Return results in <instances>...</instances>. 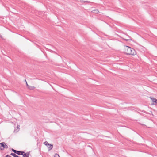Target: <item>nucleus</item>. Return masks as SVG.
Returning <instances> with one entry per match:
<instances>
[{
	"mask_svg": "<svg viewBox=\"0 0 157 157\" xmlns=\"http://www.w3.org/2000/svg\"><path fill=\"white\" fill-rule=\"evenodd\" d=\"M124 52L126 55H134L136 54L134 49L127 46H124Z\"/></svg>",
	"mask_w": 157,
	"mask_h": 157,
	"instance_id": "obj_1",
	"label": "nucleus"
},
{
	"mask_svg": "<svg viewBox=\"0 0 157 157\" xmlns=\"http://www.w3.org/2000/svg\"><path fill=\"white\" fill-rule=\"evenodd\" d=\"M6 143L5 142L0 143V149L2 150H3L5 148Z\"/></svg>",
	"mask_w": 157,
	"mask_h": 157,
	"instance_id": "obj_2",
	"label": "nucleus"
},
{
	"mask_svg": "<svg viewBox=\"0 0 157 157\" xmlns=\"http://www.w3.org/2000/svg\"><path fill=\"white\" fill-rule=\"evenodd\" d=\"M24 153H25V152L23 151H19L16 150L15 153L19 155H23V154H24Z\"/></svg>",
	"mask_w": 157,
	"mask_h": 157,
	"instance_id": "obj_3",
	"label": "nucleus"
},
{
	"mask_svg": "<svg viewBox=\"0 0 157 157\" xmlns=\"http://www.w3.org/2000/svg\"><path fill=\"white\" fill-rule=\"evenodd\" d=\"M152 100V102L153 103L152 104L153 105H156L157 104V99H156L155 98H154L153 99H151Z\"/></svg>",
	"mask_w": 157,
	"mask_h": 157,
	"instance_id": "obj_4",
	"label": "nucleus"
},
{
	"mask_svg": "<svg viewBox=\"0 0 157 157\" xmlns=\"http://www.w3.org/2000/svg\"><path fill=\"white\" fill-rule=\"evenodd\" d=\"M53 145H52L51 144H50L49 145H48L47 147H48V151H49L51 150L53 148Z\"/></svg>",
	"mask_w": 157,
	"mask_h": 157,
	"instance_id": "obj_5",
	"label": "nucleus"
},
{
	"mask_svg": "<svg viewBox=\"0 0 157 157\" xmlns=\"http://www.w3.org/2000/svg\"><path fill=\"white\" fill-rule=\"evenodd\" d=\"M92 12L93 13H98L99 11L98 9H95L94 10L92 11Z\"/></svg>",
	"mask_w": 157,
	"mask_h": 157,
	"instance_id": "obj_6",
	"label": "nucleus"
},
{
	"mask_svg": "<svg viewBox=\"0 0 157 157\" xmlns=\"http://www.w3.org/2000/svg\"><path fill=\"white\" fill-rule=\"evenodd\" d=\"M20 125H17V129H15L14 132H18L19 130Z\"/></svg>",
	"mask_w": 157,
	"mask_h": 157,
	"instance_id": "obj_7",
	"label": "nucleus"
},
{
	"mask_svg": "<svg viewBox=\"0 0 157 157\" xmlns=\"http://www.w3.org/2000/svg\"><path fill=\"white\" fill-rule=\"evenodd\" d=\"M28 88L30 90H33L35 88V87L32 86H28Z\"/></svg>",
	"mask_w": 157,
	"mask_h": 157,
	"instance_id": "obj_8",
	"label": "nucleus"
},
{
	"mask_svg": "<svg viewBox=\"0 0 157 157\" xmlns=\"http://www.w3.org/2000/svg\"><path fill=\"white\" fill-rule=\"evenodd\" d=\"M44 144L45 145L47 146H48V145H49V144H49L47 141H46L44 142Z\"/></svg>",
	"mask_w": 157,
	"mask_h": 157,
	"instance_id": "obj_9",
	"label": "nucleus"
},
{
	"mask_svg": "<svg viewBox=\"0 0 157 157\" xmlns=\"http://www.w3.org/2000/svg\"><path fill=\"white\" fill-rule=\"evenodd\" d=\"M25 154L26 155L27 157H29L30 155V152H28L26 153H25Z\"/></svg>",
	"mask_w": 157,
	"mask_h": 157,
	"instance_id": "obj_10",
	"label": "nucleus"
},
{
	"mask_svg": "<svg viewBox=\"0 0 157 157\" xmlns=\"http://www.w3.org/2000/svg\"><path fill=\"white\" fill-rule=\"evenodd\" d=\"M128 37L129 38L128 39L124 38L123 39L124 40H125L126 41H128L129 40H131L129 36Z\"/></svg>",
	"mask_w": 157,
	"mask_h": 157,
	"instance_id": "obj_11",
	"label": "nucleus"
},
{
	"mask_svg": "<svg viewBox=\"0 0 157 157\" xmlns=\"http://www.w3.org/2000/svg\"><path fill=\"white\" fill-rule=\"evenodd\" d=\"M15 154L16 153H11L10 155H12V156H13L14 157L16 155Z\"/></svg>",
	"mask_w": 157,
	"mask_h": 157,
	"instance_id": "obj_12",
	"label": "nucleus"
},
{
	"mask_svg": "<svg viewBox=\"0 0 157 157\" xmlns=\"http://www.w3.org/2000/svg\"><path fill=\"white\" fill-rule=\"evenodd\" d=\"M54 157H60V156L58 154H56L54 156Z\"/></svg>",
	"mask_w": 157,
	"mask_h": 157,
	"instance_id": "obj_13",
	"label": "nucleus"
},
{
	"mask_svg": "<svg viewBox=\"0 0 157 157\" xmlns=\"http://www.w3.org/2000/svg\"><path fill=\"white\" fill-rule=\"evenodd\" d=\"M11 150H12L13 152L14 153H15L16 151V150H14V149H13V148H12V149H11Z\"/></svg>",
	"mask_w": 157,
	"mask_h": 157,
	"instance_id": "obj_14",
	"label": "nucleus"
},
{
	"mask_svg": "<svg viewBox=\"0 0 157 157\" xmlns=\"http://www.w3.org/2000/svg\"><path fill=\"white\" fill-rule=\"evenodd\" d=\"M23 155V157H27L26 155L25 154V153H24L23 154V155Z\"/></svg>",
	"mask_w": 157,
	"mask_h": 157,
	"instance_id": "obj_15",
	"label": "nucleus"
},
{
	"mask_svg": "<svg viewBox=\"0 0 157 157\" xmlns=\"http://www.w3.org/2000/svg\"><path fill=\"white\" fill-rule=\"evenodd\" d=\"M80 2L82 3H85V1H83V0H81Z\"/></svg>",
	"mask_w": 157,
	"mask_h": 157,
	"instance_id": "obj_16",
	"label": "nucleus"
},
{
	"mask_svg": "<svg viewBox=\"0 0 157 157\" xmlns=\"http://www.w3.org/2000/svg\"><path fill=\"white\" fill-rule=\"evenodd\" d=\"M5 148H8V146L7 145H6V144L5 145Z\"/></svg>",
	"mask_w": 157,
	"mask_h": 157,
	"instance_id": "obj_17",
	"label": "nucleus"
},
{
	"mask_svg": "<svg viewBox=\"0 0 157 157\" xmlns=\"http://www.w3.org/2000/svg\"><path fill=\"white\" fill-rule=\"evenodd\" d=\"M25 80V82H26V86H27V87H28V86H29V85L27 83V82H26V80Z\"/></svg>",
	"mask_w": 157,
	"mask_h": 157,
	"instance_id": "obj_18",
	"label": "nucleus"
},
{
	"mask_svg": "<svg viewBox=\"0 0 157 157\" xmlns=\"http://www.w3.org/2000/svg\"><path fill=\"white\" fill-rule=\"evenodd\" d=\"M11 157V156H10L9 155H6V156L5 157Z\"/></svg>",
	"mask_w": 157,
	"mask_h": 157,
	"instance_id": "obj_19",
	"label": "nucleus"
},
{
	"mask_svg": "<svg viewBox=\"0 0 157 157\" xmlns=\"http://www.w3.org/2000/svg\"><path fill=\"white\" fill-rule=\"evenodd\" d=\"M14 157H19V156L17 155H16Z\"/></svg>",
	"mask_w": 157,
	"mask_h": 157,
	"instance_id": "obj_20",
	"label": "nucleus"
},
{
	"mask_svg": "<svg viewBox=\"0 0 157 157\" xmlns=\"http://www.w3.org/2000/svg\"><path fill=\"white\" fill-rule=\"evenodd\" d=\"M85 2H90V1H85Z\"/></svg>",
	"mask_w": 157,
	"mask_h": 157,
	"instance_id": "obj_21",
	"label": "nucleus"
},
{
	"mask_svg": "<svg viewBox=\"0 0 157 157\" xmlns=\"http://www.w3.org/2000/svg\"><path fill=\"white\" fill-rule=\"evenodd\" d=\"M0 37H1V38H2V36L0 34Z\"/></svg>",
	"mask_w": 157,
	"mask_h": 157,
	"instance_id": "obj_22",
	"label": "nucleus"
},
{
	"mask_svg": "<svg viewBox=\"0 0 157 157\" xmlns=\"http://www.w3.org/2000/svg\"><path fill=\"white\" fill-rule=\"evenodd\" d=\"M141 124V125H144V124Z\"/></svg>",
	"mask_w": 157,
	"mask_h": 157,
	"instance_id": "obj_23",
	"label": "nucleus"
}]
</instances>
